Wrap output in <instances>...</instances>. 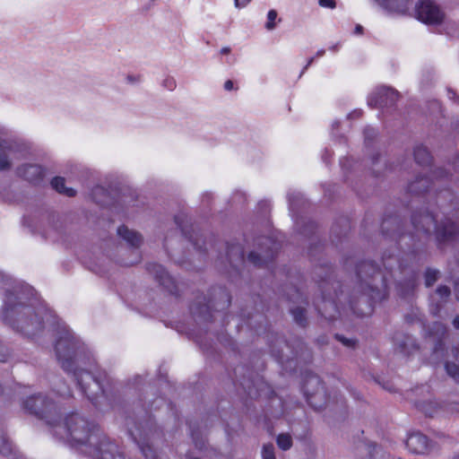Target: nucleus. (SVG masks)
I'll return each mask as SVG.
<instances>
[{"label":"nucleus","instance_id":"f257e3e1","mask_svg":"<svg viewBox=\"0 0 459 459\" xmlns=\"http://www.w3.org/2000/svg\"><path fill=\"white\" fill-rule=\"evenodd\" d=\"M55 435L74 446H85L86 452L95 459H125L112 443L93 423L78 413H71L52 426Z\"/></svg>","mask_w":459,"mask_h":459},{"label":"nucleus","instance_id":"f03ea898","mask_svg":"<svg viewBox=\"0 0 459 459\" xmlns=\"http://www.w3.org/2000/svg\"><path fill=\"white\" fill-rule=\"evenodd\" d=\"M59 327V337L55 345L56 359L65 371L74 373L78 385L88 399L95 402L100 394H104L100 379L77 367L81 361V342L65 325Z\"/></svg>","mask_w":459,"mask_h":459},{"label":"nucleus","instance_id":"7ed1b4c3","mask_svg":"<svg viewBox=\"0 0 459 459\" xmlns=\"http://www.w3.org/2000/svg\"><path fill=\"white\" fill-rule=\"evenodd\" d=\"M359 297H352L351 307L355 314L365 316L373 311V303L387 296V285L384 275L371 261L361 262L357 267Z\"/></svg>","mask_w":459,"mask_h":459},{"label":"nucleus","instance_id":"20e7f679","mask_svg":"<svg viewBox=\"0 0 459 459\" xmlns=\"http://www.w3.org/2000/svg\"><path fill=\"white\" fill-rule=\"evenodd\" d=\"M4 317L17 331L29 337H33L43 329L45 321L48 322L52 316L43 307L35 310L30 306L18 304L8 306L4 312Z\"/></svg>","mask_w":459,"mask_h":459},{"label":"nucleus","instance_id":"39448f33","mask_svg":"<svg viewBox=\"0 0 459 459\" xmlns=\"http://www.w3.org/2000/svg\"><path fill=\"white\" fill-rule=\"evenodd\" d=\"M429 338L433 342L431 359L433 363H439L442 359L452 357L459 359V343L454 344L450 349L445 347L444 340L446 336V327L439 322H435L429 326Z\"/></svg>","mask_w":459,"mask_h":459},{"label":"nucleus","instance_id":"423d86ee","mask_svg":"<svg viewBox=\"0 0 459 459\" xmlns=\"http://www.w3.org/2000/svg\"><path fill=\"white\" fill-rule=\"evenodd\" d=\"M24 407L30 413L45 420L50 426L55 424L59 416L56 403L42 394L29 397L24 403Z\"/></svg>","mask_w":459,"mask_h":459},{"label":"nucleus","instance_id":"0eeeda50","mask_svg":"<svg viewBox=\"0 0 459 459\" xmlns=\"http://www.w3.org/2000/svg\"><path fill=\"white\" fill-rule=\"evenodd\" d=\"M279 244L270 237H258L255 240L254 248L249 252L247 260L255 266L262 267L271 262L277 250Z\"/></svg>","mask_w":459,"mask_h":459},{"label":"nucleus","instance_id":"6e6552de","mask_svg":"<svg viewBox=\"0 0 459 459\" xmlns=\"http://www.w3.org/2000/svg\"><path fill=\"white\" fill-rule=\"evenodd\" d=\"M307 403L316 410L322 409L326 404V394L318 376L307 374L302 386Z\"/></svg>","mask_w":459,"mask_h":459},{"label":"nucleus","instance_id":"1a4fd4ad","mask_svg":"<svg viewBox=\"0 0 459 459\" xmlns=\"http://www.w3.org/2000/svg\"><path fill=\"white\" fill-rule=\"evenodd\" d=\"M130 434L146 459L156 458V451L150 445V442H152L155 435H157L156 429L149 426L135 427V429H130Z\"/></svg>","mask_w":459,"mask_h":459},{"label":"nucleus","instance_id":"9d476101","mask_svg":"<svg viewBox=\"0 0 459 459\" xmlns=\"http://www.w3.org/2000/svg\"><path fill=\"white\" fill-rule=\"evenodd\" d=\"M415 13L417 19L426 24H440L445 17L438 5L431 0H420Z\"/></svg>","mask_w":459,"mask_h":459},{"label":"nucleus","instance_id":"9b49d317","mask_svg":"<svg viewBox=\"0 0 459 459\" xmlns=\"http://www.w3.org/2000/svg\"><path fill=\"white\" fill-rule=\"evenodd\" d=\"M413 230H458L455 225L452 224L449 228L440 226L437 223V216L428 210H417L411 215Z\"/></svg>","mask_w":459,"mask_h":459},{"label":"nucleus","instance_id":"f8f14e48","mask_svg":"<svg viewBox=\"0 0 459 459\" xmlns=\"http://www.w3.org/2000/svg\"><path fill=\"white\" fill-rule=\"evenodd\" d=\"M399 97L400 94L397 91L388 87H381L371 95L368 104L373 108L384 109L394 106Z\"/></svg>","mask_w":459,"mask_h":459},{"label":"nucleus","instance_id":"ddd939ff","mask_svg":"<svg viewBox=\"0 0 459 459\" xmlns=\"http://www.w3.org/2000/svg\"><path fill=\"white\" fill-rule=\"evenodd\" d=\"M218 295L220 296V299L222 300L221 304H215L212 301H209L208 304H201L195 303L191 306L190 309L191 312L194 315H198L204 319H208L210 316L211 310L212 308L219 310V309H225L227 308L230 304V296L228 293V291L222 288H219L217 290Z\"/></svg>","mask_w":459,"mask_h":459},{"label":"nucleus","instance_id":"4468645a","mask_svg":"<svg viewBox=\"0 0 459 459\" xmlns=\"http://www.w3.org/2000/svg\"><path fill=\"white\" fill-rule=\"evenodd\" d=\"M339 286L340 283L338 281H331L330 280L325 281L319 285L323 294L325 307L321 308L318 307L317 309L325 318L333 319L334 317V315L326 312V306L335 307L334 298L338 297L336 288Z\"/></svg>","mask_w":459,"mask_h":459},{"label":"nucleus","instance_id":"2eb2a0df","mask_svg":"<svg viewBox=\"0 0 459 459\" xmlns=\"http://www.w3.org/2000/svg\"><path fill=\"white\" fill-rule=\"evenodd\" d=\"M16 174L33 185H39L43 181L45 170L40 165L23 164L16 169Z\"/></svg>","mask_w":459,"mask_h":459},{"label":"nucleus","instance_id":"dca6fc26","mask_svg":"<svg viewBox=\"0 0 459 459\" xmlns=\"http://www.w3.org/2000/svg\"><path fill=\"white\" fill-rule=\"evenodd\" d=\"M405 445L411 452L415 454H424L430 446L428 437L420 432L411 433L405 441Z\"/></svg>","mask_w":459,"mask_h":459},{"label":"nucleus","instance_id":"f3484780","mask_svg":"<svg viewBox=\"0 0 459 459\" xmlns=\"http://www.w3.org/2000/svg\"><path fill=\"white\" fill-rule=\"evenodd\" d=\"M395 344L404 355H411L419 351L416 339L409 334H398L394 337Z\"/></svg>","mask_w":459,"mask_h":459},{"label":"nucleus","instance_id":"a211bd4d","mask_svg":"<svg viewBox=\"0 0 459 459\" xmlns=\"http://www.w3.org/2000/svg\"><path fill=\"white\" fill-rule=\"evenodd\" d=\"M433 182L429 177H417L414 181L409 183L407 192L413 195H423L430 191Z\"/></svg>","mask_w":459,"mask_h":459},{"label":"nucleus","instance_id":"6ab92c4d","mask_svg":"<svg viewBox=\"0 0 459 459\" xmlns=\"http://www.w3.org/2000/svg\"><path fill=\"white\" fill-rule=\"evenodd\" d=\"M148 272L154 276V278L167 289H170L173 285V280L169 275L165 268L158 264H149L147 265Z\"/></svg>","mask_w":459,"mask_h":459},{"label":"nucleus","instance_id":"aec40b11","mask_svg":"<svg viewBox=\"0 0 459 459\" xmlns=\"http://www.w3.org/2000/svg\"><path fill=\"white\" fill-rule=\"evenodd\" d=\"M14 151V143L10 140L0 139V170H8L12 163L9 155Z\"/></svg>","mask_w":459,"mask_h":459},{"label":"nucleus","instance_id":"412c9836","mask_svg":"<svg viewBox=\"0 0 459 459\" xmlns=\"http://www.w3.org/2000/svg\"><path fill=\"white\" fill-rule=\"evenodd\" d=\"M91 199L97 204L103 207H111L114 203L110 192L101 186H96L91 192Z\"/></svg>","mask_w":459,"mask_h":459},{"label":"nucleus","instance_id":"4be33fe9","mask_svg":"<svg viewBox=\"0 0 459 459\" xmlns=\"http://www.w3.org/2000/svg\"><path fill=\"white\" fill-rule=\"evenodd\" d=\"M227 257L230 264L236 267L244 262V250L239 244H230L227 247Z\"/></svg>","mask_w":459,"mask_h":459},{"label":"nucleus","instance_id":"5701e85b","mask_svg":"<svg viewBox=\"0 0 459 459\" xmlns=\"http://www.w3.org/2000/svg\"><path fill=\"white\" fill-rule=\"evenodd\" d=\"M413 155L415 162L420 166L427 167L432 163L433 158L429 151L422 144L415 146Z\"/></svg>","mask_w":459,"mask_h":459},{"label":"nucleus","instance_id":"b1692460","mask_svg":"<svg viewBox=\"0 0 459 459\" xmlns=\"http://www.w3.org/2000/svg\"><path fill=\"white\" fill-rule=\"evenodd\" d=\"M50 185L53 189L57 193L65 195L68 197H74L76 195V190L72 187L65 186V179L63 177H54L51 179Z\"/></svg>","mask_w":459,"mask_h":459},{"label":"nucleus","instance_id":"393cba45","mask_svg":"<svg viewBox=\"0 0 459 459\" xmlns=\"http://www.w3.org/2000/svg\"><path fill=\"white\" fill-rule=\"evenodd\" d=\"M402 220L397 214H385L380 230H403Z\"/></svg>","mask_w":459,"mask_h":459},{"label":"nucleus","instance_id":"a878e982","mask_svg":"<svg viewBox=\"0 0 459 459\" xmlns=\"http://www.w3.org/2000/svg\"><path fill=\"white\" fill-rule=\"evenodd\" d=\"M359 449L366 450L370 459H385V453L383 448L373 443H361Z\"/></svg>","mask_w":459,"mask_h":459},{"label":"nucleus","instance_id":"bb28decb","mask_svg":"<svg viewBox=\"0 0 459 459\" xmlns=\"http://www.w3.org/2000/svg\"><path fill=\"white\" fill-rule=\"evenodd\" d=\"M117 234L129 246L134 247H138L143 242V238L138 231H117Z\"/></svg>","mask_w":459,"mask_h":459},{"label":"nucleus","instance_id":"cd10ccee","mask_svg":"<svg viewBox=\"0 0 459 459\" xmlns=\"http://www.w3.org/2000/svg\"><path fill=\"white\" fill-rule=\"evenodd\" d=\"M184 236L186 238H188L190 241H193V245L196 249L202 250L203 245H201L199 242L202 241V243L204 244V241L202 238L201 231H183Z\"/></svg>","mask_w":459,"mask_h":459},{"label":"nucleus","instance_id":"c85d7f7f","mask_svg":"<svg viewBox=\"0 0 459 459\" xmlns=\"http://www.w3.org/2000/svg\"><path fill=\"white\" fill-rule=\"evenodd\" d=\"M445 369L446 374L452 377L456 383H459V365L446 360L445 362Z\"/></svg>","mask_w":459,"mask_h":459},{"label":"nucleus","instance_id":"c756f323","mask_svg":"<svg viewBox=\"0 0 459 459\" xmlns=\"http://www.w3.org/2000/svg\"><path fill=\"white\" fill-rule=\"evenodd\" d=\"M290 313L292 314L293 318L298 325H299L301 326H305L306 322H307V317H306V311L303 307H297L290 308Z\"/></svg>","mask_w":459,"mask_h":459},{"label":"nucleus","instance_id":"7c9ffc66","mask_svg":"<svg viewBox=\"0 0 459 459\" xmlns=\"http://www.w3.org/2000/svg\"><path fill=\"white\" fill-rule=\"evenodd\" d=\"M450 289L445 285H441L436 290V295L438 296L440 299L437 301V307L434 312L435 314H437L439 310V303L445 302L446 299L450 296Z\"/></svg>","mask_w":459,"mask_h":459},{"label":"nucleus","instance_id":"2f4dec72","mask_svg":"<svg viewBox=\"0 0 459 459\" xmlns=\"http://www.w3.org/2000/svg\"><path fill=\"white\" fill-rule=\"evenodd\" d=\"M439 273L437 269L428 268L424 274L426 287H431L437 281Z\"/></svg>","mask_w":459,"mask_h":459},{"label":"nucleus","instance_id":"473e14b6","mask_svg":"<svg viewBox=\"0 0 459 459\" xmlns=\"http://www.w3.org/2000/svg\"><path fill=\"white\" fill-rule=\"evenodd\" d=\"M277 445L282 450H288L292 446L291 437L288 434H281L277 437Z\"/></svg>","mask_w":459,"mask_h":459},{"label":"nucleus","instance_id":"72a5a7b5","mask_svg":"<svg viewBox=\"0 0 459 459\" xmlns=\"http://www.w3.org/2000/svg\"><path fill=\"white\" fill-rule=\"evenodd\" d=\"M420 410L427 416L432 417L437 411V403L433 402L423 403L420 404Z\"/></svg>","mask_w":459,"mask_h":459},{"label":"nucleus","instance_id":"f704fd0d","mask_svg":"<svg viewBox=\"0 0 459 459\" xmlns=\"http://www.w3.org/2000/svg\"><path fill=\"white\" fill-rule=\"evenodd\" d=\"M12 452V444L4 435L0 436V453L9 455Z\"/></svg>","mask_w":459,"mask_h":459},{"label":"nucleus","instance_id":"c9c22d12","mask_svg":"<svg viewBox=\"0 0 459 459\" xmlns=\"http://www.w3.org/2000/svg\"><path fill=\"white\" fill-rule=\"evenodd\" d=\"M277 18V12L275 10H270L267 13V22L265 28L271 30L275 28V20Z\"/></svg>","mask_w":459,"mask_h":459},{"label":"nucleus","instance_id":"e433bc0d","mask_svg":"<svg viewBox=\"0 0 459 459\" xmlns=\"http://www.w3.org/2000/svg\"><path fill=\"white\" fill-rule=\"evenodd\" d=\"M262 456L263 459H275L274 447L272 444H267L263 446Z\"/></svg>","mask_w":459,"mask_h":459},{"label":"nucleus","instance_id":"4c0bfd02","mask_svg":"<svg viewBox=\"0 0 459 459\" xmlns=\"http://www.w3.org/2000/svg\"><path fill=\"white\" fill-rule=\"evenodd\" d=\"M455 232V231H446V230L437 231V234L436 236V238L437 239L438 242L445 241V240L452 238Z\"/></svg>","mask_w":459,"mask_h":459},{"label":"nucleus","instance_id":"58836bf2","mask_svg":"<svg viewBox=\"0 0 459 459\" xmlns=\"http://www.w3.org/2000/svg\"><path fill=\"white\" fill-rule=\"evenodd\" d=\"M163 86L169 91H173L176 88V81L172 77H168L163 81Z\"/></svg>","mask_w":459,"mask_h":459},{"label":"nucleus","instance_id":"ea45409f","mask_svg":"<svg viewBox=\"0 0 459 459\" xmlns=\"http://www.w3.org/2000/svg\"><path fill=\"white\" fill-rule=\"evenodd\" d=\"M185 214L183 213H180V214H178L175 216V222L176 224L178 225V230H186L185 229V225H184V219H185Z\"/></svg>","mask_w":459,"mask_h":459},{"label":"nucleus","instance_id":"a19ab883","mask_svg":"<svg viewBox=\"0 0 459 459\" xmlns=\"http://www.w3.org/2000/svg\"><path fill=\"white\" fill-rule=\"evenodd\" d=\"M335 338L347 347H352L355 344V342L353 340L345 338L339 334H336Z\"/></svg>","mask_w":459,"mask_h":459},{"label":"nucleus","instance_id":"79ce46f5","mask_svg":"<svg viewBox=\"0 0 459 459\" xmlns=\"http://www.w3.org/2000/svg\"><path fill=\"white\" fill-rule=\"evenodd\" d=\"M320 6L333 9L336 6L335 0H318Z\"/></svg>","mask_w":459,"mask_h":459},{"label":"nucleus","instance_id":"37998d69","mask_svg":"<svg viewBox=\"0 0 459 459\" xmlns=\"http://www.w3.org/2000/svg\"><path fill=\"white\" fill-rule=\"evenodd\" d=\"M9 357V353L7 350L2 346H0V362H4L7 360Z\"/></svg>","mask_w":459,"mask_h":459},{"label":"nucleus","instance_id":"c03bdc74","mask_svg":"<svg viewBox=\"0 0 459 459\" xmlns=\"http://www.w3.org/2000/svg\"><path fill=\"white\" fill-rule=\"evenodd\" d=\"M234 1H235V5L238 8L245 7L247 4H248L251 2V0H234Z\"/></svg>","mask_w":459,"mask_h":459},{"label":"nucleus","instance_id":"a18cd8bd","mask_svg":"<svg viewBox=\"0 0 459 459\" xmlns=\"http://www.w3.org/2000/svg\"><path fill=\"white\" fill-rule=\"evenodd\" d=\"M234 88V83L231 80H227L224 83V89L226 91H231Z\"/></svg>","mask_w":459,"mask_h":459},{"label":"nucleus","instance_id":"49530a36","mask_svg":"<svg viewBox=\"0 0 459 459\" xmlns=\"http://www.w3.org/2000/svg\"><path fill=\"white\" fill-rule=\"evenodd\" d=\"M273 227L270 218L265 219L264 230H272Z\"/></svg>","mask_w":459,"mask_h":459},{"label":"nucleus","instance_id":"de8ad7c7","mask_svg":"<svg viewBox=\"0 0 459 459\" xmlns=\"http://www.w3.org/2000/svg\"><path fill=\"white\" fill-rule=\"evenodd\" d=\"M6 280L4 276V274L0 272V289L2 288H4L5 284H6Z\"/></svg>","mask_w":459,"mask_h":459},{"label":"nucleus","instance_id":"09e8293b","mask_svg":"<svg viewBox=\"0 0 459 459\" xmlns=\"http://www.w3.org/2000/svg\"><path fill=\"white\" fill-rule=\"evenodd\" d=\"M354 32L356 34H361L363 32V27L359 24L356 25Z\"/></svg>","mask_w":459,"mask_h":459},{"label":"nucleus","instance_id":"8fccbe9b","mask_svg":"<svg viewBox=\"0 0 459 459\" xmlns=\"http://www.w3.org/2000/svg\"><path fill=\"white\" fill-rule=\"evenodd\" d=\"M447 92H448L449 99H451V100H455V96H456L455 91H454L453 90L449 89Z\"/></svg>","mask_w":459,"mask_h":459},{"label":"nucleus","instance_id":"3c124183","mask_svg":"<svg viewBox=\"0 0 459 459\" xmlns=\"http://www.w3.org/2000/svg\"><path fill=\"white\" fill-rule=\"evenodd\" d=\"M453 325L455 328L459 329V316H455V318L453 321Z\"/></svg>","mask_w":459,"mask_h":459},{"label":"nucleus","instance_id":"603ef678","mask_svg":"<svg viewBox=\"0 0 459 459\" xmlns=\"http://www.w3.org/2000/svg\"><path fill=\"white\" fill-rule=\"evenodd\" d=\"M230 52V48H228V47L222 48L221 49V53L222 55H227V54H229Z\"/></svg>","mask_w":459,"mask_h":459},{"label":"nucleus","instance_id":"864d4df0","mask_svg":"<svg viewBox=\"0 0 459 459\" xmlns=\"http://www.w3.org/2000/svg\"><path fill=\"white\" fill-rule=\"evenodd\" d=\"M313 61H314V57L309 58V59H308V61H307V65H306V66L304 67V70L307 69V67H308L309 65H311V64L313 63Z\"/></svg>","mask_w":459,"mask_h":459},{"label":"nucleus","instance_id":"5fc2aeb1","mask_svg":"<svg viewBox=\"0 0 459 459\" xmlns=\"http://www.w3.org/2000/svg\"><path fill=\"white\" fill-rule=\"evenodd\" d=\"M117 230H128V228L125 224H122V225L118 226Z\"/></svg>","mask_w":459,"mask_h":459},{"label":"nucleus","instance_id":"6e6d98bb","mask_svg":"<svg viewBox=\"0 0 459 459\" xmlns=\"http://www.w3.org/2000/svg\"><path fill=\"white\" fill-rule=\"evenodd\" d=\"M438 173L439 176H442L445 171L443 169H437V171H435L434 174L437 175Z\"/></svg>","mask_w":459,"mask_h":459},{"label":"nucleus","instance_id":"4d7b16f0","mask_svg":"<svg viewBox=\"0 0 459 459\" xmlns=\"http://www.w3.org/2000/svg\"><path fill=\"white\" fill-rule=\"evenodd\" d=\"M325 52V50H318L317 53H316V56H324Z\"/></svg>","mask_w":459,"mask_h":459},{"label":"nucleus","instance_id":"13d9d810","mask_svg":"<svg viewBox=\"0 0 459 459\" xmlns=\"http://www.w3.org/2000/svg\"><path fill=\"white\" fill-rule=\"evenodd\" d=\"M410 286L413 290L416 286L415 281H410Z\"/></svg>","mask_w":459,"mask_h":459},{"label":"nucleus","instance_id":"bf43d9fd","mask_svg":"<svg viewBox=\"0 0 459 459\" xmlns=\"http://www.w3.org/2000/svg\"><path fill=\"white\" fill-rule=\"evenodd\" d=\"M127 80L129 82H134L135 81V79L133 76H131V75L127 76Z\"/></svg>","mask_w":459,"mask_h":459}]
</instances>
